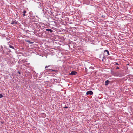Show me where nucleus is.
<instances>
[{"mask_svg": "<svg viewBox=\"0 0 133 133\" xmlns=\"http://www.w3.org/2000/svg\"><path fill=\"white\" fill-rule=\"evenodd\" d=\"M18 23V22L17 21H16V20L15 19H12L11 22V25H12L14 24H17Z\"/></svg>", "mask_w": 133, "mask_h": 133, "instance_id": "nucleus-1", "label": "nucleus"}, {"mask_svg": "<svg viewBox=\"0 0 133 133\" xmlns=\"http://www.w3.org/2000/svg\"><path fill=\"white\" fill-rule=\"evenodd\" d=\"M104 54L106 56L109 55V51L107 50H105L104 51Z\"/></svg>", "mask_w": 133, "mask_h": 133, "instance_id": "nucleus-2", "label": "nucleus"}, {"mask_svg": "<svg viewBox=\"0 0 133 133\" xmlns=\"http://www.w3.org/2000/svg\"><path fill=\"white\" fill-rule=\"evenodd\" d=\"M93 94V92L92 91L90 90L87 92L86 93V95H92Z\"/></svg>", "mask_w": 133, "mask_h": 133, "instance_id": "nucleus-3", "label": "nucleus"}, {"mask_svg": "<svg viewBox=\"0 0 133 133\" xmlns=\"http://www.w3.org/2000/svg\"><path fill=\"white\" fill-rule=\"evenodd\" d=\"M77 72L74 71H72L71 73H69V75H75L76 74H77Z\"/></svg>", "mask_w": 133, "mask_h": 133, "instance_id": "nucleus-4", "label": "nucleus"}, {"mask_svg": "<svg viewBox=\"0 0 133 133\" xmlns=\"http://www.w3.org/2000/svg\"><path fill=\"white\" fill-rule=\"evenodd\" d=\"M50 65H49V66H45V69H46V70H50L51 71V69H50V68H47L49 67L50 66Z\"/></svg>", "mask_w": 133, "mask_h": 133, "instance_id": "nucleus-5", "label": "nucleus"}, {"mask_svg": "<svg viewBox=\"0 0 133 133\" xmlns=\"http://www.w3.org/2000/svg\"><path fill=\"white\" fill-rule=\"evenodd\" d=\"M25 41L28 43L29 44H33L34 43V42H31L29 40H25Z\"/></svg>", "mask_w": 133, "mask_h": 133, "instance_id": "nucleus-6", "label": "nucleus"}, {"mask_svg": "<svg viewBox=\"0 0 133 133\" xmlns=\"http://www.w3.org/2000/svg\"><path fill=\"white\" fill-rule=\"evenodd\" d=\"M110 81L108 80H106L105 82V85L106 86H107L109 84V82Z\"/></svg>", "mask_w": 133, "mask_h": 133, "instance_id": "nucleus-7", "label": "nucleus"}, {"mask_svg": "<svg viewBox=\"0 0 133 133\" xmlns=\"http://www.w3.org/2000/svg\"><path fill=\"white\" fill-rule=\"evenodd\" d=\"M46 30L48 31H49L51 33L53 31V30L51 29H46Z\"/></svg>", "mask_w": 133, "mask_h": 133, "instance_id": "nucleus-8", "label": "nucleus"}, {"mask_svg": "<svg viewBox=\"0 0 133 133\" xmlns=\"http://www.w3.org/2000/svg\"><path fill=\"white\" fill-rule=\"evenodd\" d=\"M9 47L11 48H12L13 49H14L15 51H16V49H14V47L12 46L11 45H9Z\"/></svg>", "mask_w": 133, "mask_h": 133, "instance_id": "nucleus-9", "label": "nucleus"}, {"mask_svg": "<svg viewBox=\"0 0 133 133\" xmlns=\"http://www.w3.org/2000/svg\"><path fill=\"white\" fill-rule=\"evenodd\" d=\"M26 11L25 10H24L23 11V15L24 16H25V13H26Z\"/></svg>", "mask_w": 133, "mask_h": 133, "instance_id": "nucleus-10", "label": "nucleus"}, {"mask_svg": "<svg viewBox=\"0 0 133 133\" xmlns=\"http://www.w3.org/2000/svg\"><path fill=\"white\" fill-rule=\"evenodd\" d=\"M51 72H52V71L56 72V71H58L57 70H52V69H51Z\"/></svg>", "mask_w": 133, "mask_h": 133, "instance_id": "nucleus-11", "label": "nucleus"}, {"mask_svg": "<svg viewBox=\"0 0 133 133\" xmlns=\"http://www.w3.org/2000/svg\"><path fill=\"white\" fill-rule=\"evenodd\" d=\"M3 97V96L1 94H0V98H1Z\"/></svg>", "mask_w": 133, "mask_h": 133, "instance_id": "nucleus-12", "label": "nucleus"}, {"mask_svg": "<svg viewBox=\"0 0 133 133\" xmlns=\"http://www.w3.org/2000/svg\"><path fill=\"white\" fill-rule=\"evenodd\" d=\"M114 63H115V64L116 65H119V64H118V63H117V62H115Z\"/></svg>", "mask_w": 133, "mask_h": 133, "instance_id": "nucleus-13", "label": "nucleus"}, {"mask_svg": "<svg viewBox=\"0 0 133 133\" xmlns=\"http://www.w3.org/2000/svg\"><path fill=\"white\" fill-rule=\"evenodd\" d=\"M117 76H119L120 77H121V76H122V75H121V74H119V75H118L117 74Z\"/></svg>", "mask_w": 133, "mask_h": 133, "instance_id": "nucleus-14", "label": "nucleus"}, {"mask_svg": "<svg viewBox=\"0 0 133 133\" xmlns=\"http://www.w3.org/2000/svg\"><path fill=\"white\" fill-rule=\"evenodd\" d=\"M64 108L66 109L68 108V107L66 106H65V107H63Z\"/></svg>", "mask_w": 133, "mask_h": 133, "instance_id": "nucleus-15", "label": "nucleus"}, {"mask_svg": "<svg viewBox=\"0 0 133 133\" xmlns=\"http://www.w3.org/2000/svg\"><path fill=\"white\" fill-rule=\"evenodd\" d=\"M119 68L118 66H117L116 68V69H119Z\"/></svg>", "mask_w": 133, "mask_h": 133, "instance_id": "nucleus-16", "label": "nucleus"}, {"mask_svg": "<svg viewBox=\"0 0 133 133\" xmlns=\"http://www.w3.org/2000/svg\"><path fill=\"white\" fill-rule=\"evenodd\" d=\"M59 54H62V53L61 52H59Z\"/></svg>", "mask_w": 133, "mask_h": 133, "instance_id": "nucleus-17", "label": "nucleus"}, {"mask_svg": "<svg viewBox=\"0 0 133 133\" xmlns=\"http://www.w3.org/2000/svg\"><path fill=\"white\" fill-rule=\"evenodd\" d=\"M1 47L2 49L3 48V47L2 46H1Z\"/></svg>", "mask_w": 133, "mask_h": 133, "instance_id": "nucleus-18", "label": "nucleus"}]
</instances>
